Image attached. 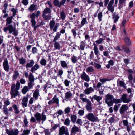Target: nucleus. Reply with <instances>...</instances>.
<instances>
[{
  "label": "nucleus",
  "mask_w": 135,
  "mask_h": 135,
  "mask_svg": "<svg viewBox=\"0 0 135 135\" xmlns=\"http://www.w3.org/2000/svg\"><path fill=\"white\" fill-rule=\"evenodd\" d=\"M13 18V16H9L7 17L6 19V26L7 27H4L3 30L6 33L7 32L8 30L10 33H12L13 32V34L15 36H16L18 35V31L15 28L13 27V25L11 24L12 23Z\"/></svg>",
  "instance_id": "nucleus-1"
},
{
  "label": "nucleus",
  "mask_w": 135,
  "mask_h": 135,
  "mask_svg": "<svg viewBox=\"0 0 135 135\" xmlns=\"http://www.w3.org/2000/svg\"><path fill=\"white\" fill-rule=\"evenodd\" d=\"M20 83L18 81H17L16 85L13 84L12 85L10 94L11 98H15L16 96L19 95L18 90H19Z\"/></svg>",
  "instance_id": "nucleus-2"
},
{
  "label": "nucleus",
  "mask_w": 135,
  "mask_h": 135,
  "mask_svg": "<svg viewBox=\"0 0 135 135\" xmlns=\"http://www.w3.org/2000/svg\"><path fill=\"white\" fill-rule=\"evenodd\" d=\"M13 108L15 111V113L16 114H18L20 113V111L18 109V107L15 104L12 105V107H11L8 109L6 105H4L2 108L3 111L4 113L7 116L8 115L9 111H12Z\"/></svg>",
  "instance_id": "nucleus-3"
},
{
  "label": "nucleus",
  "mask_w": 135,
  "mask_h": 135,
  "mask_svg": "<svg viewBox=\"0 0 135 135\" xmlns=\"http://www.w3.org/2000/svg\"><path fill=\"white\" fill-rule=\"evenodd\" d=\"M105 103L108 107H110L113 105V100L114 97L109 94H107L105 96Z\"/></svg>",
  "instance_id": "nucleus-4"
},
{
  "label": "nucleus",
  "mask_w": 135,
  "mask_h": 135,
  "mask_svg": "<svg viewBox=\"0 0 135 135\" xmlns=\"http://www.w3.org/2000/svg\"><path fill=\"white\" fill-rule=\"evenodd\" d=\"M69 135L68 129L64 126H62L59 128L58 133L59 135Z\"/></svg>",
  "instance_id": "nucleus-5"
},
{
  "label": "nucleus",
  "mask_w": 135,
  "mask_h": 135,
  "mask_svg": "<svg viewBox=\"0 0 135 135\" xmlns=\"http://www.w3.org/2000/svg\"><path fill=\"white\" fill-rule=\"evenodd\" d=\"M87 118L89 120L94 122L98 120V118L93 113H90L86 115Z\"/></svg>",
  "instance_id": "nucleus-6"
},
{
  "label": "nucleus",
  "mask_w": 135,
  "mask_h": 135,
  "mask_svg": "<svg viewBox=\"0 0 135 135\" xmlns=\"http://www.w3.org/2000/svg\"><path fill=\"white\" fill-rule=\"evenodd\" d=\"M6 131L8 135H18L19 131L17 129H6Z\"/></svg>",
  "instance_id": "nucleus-7"
},
{
  "label": "nucleus",
  "mask_w": 135,
  "mask_h": 135,
  "mask_svg": "<svg viewBox=\"0 0 135 135\" xmlns=\"http://www.w3.org/2000/svg\"><path fill=\"white\" fill-rule=\"evenodd\" d=\"M55 24V22L54 20H52L50 23V26L51 30L53 29L54 32H56L57 29L59 26V24L58 23H56L55 26H54Z\"/></svg>",
  "instance_id": "nucleus-8"
},
{
  "label": "nucleus",
  "mask_w": 135,
  "mask_h": 135,
  "mask_svg": "<svg viewBox=\"0 0 135 135\" xmlns=\"http://www.w3.org/2000/svg\"><path fill=\"white\" fill-rule=\"evenodd\" d=\"M3 65L4 70L7 72L9 71L10 67L8 62L7 58H6L4 61Z\"/></svg>",
  "instance_id": "nucleus-9"
},
{
  "label": "nucleus",
  "mask_w": 135,
  "mask_h": 135,
  "mask_svg": "<svg viewBox=\"0 0 135 135\" xmlns=\"http://www.w3.org/2000/svg\"><path fill=\"white\" fill-rule=\"evenodd\" d=\"M29 96L27 95L26 96L24 97L22 99L21 104L23 108L26 107L28 101Z\"/></svg>",
  "instance_id": "nucleus-10"
},
{
  "label": "nucleus",
  "mask_w": 135,
  "mask_h": 135,
  "mask_svg": "<svg viewBox=\"0 0 135 135\" xmlns=\"http://www.w3.org/2000/svg\"><path fill=\"white\" fill-rule=\"evenodd\" d=\"M114 3V0H111L107 6V9L108 11H110L112 13H113L114 10V6H113Z\"/></svg>",
  "instance_id": "nucleus-11"
},
{
  "label": "nucleus",
  "mask_w": 135,
  "mask_h": 135,
  "mask_svg": "<svg viewBox=\"0 0 135 135\" xmlns=\"http://www.w3.org/2000/svg\"><path fill=\"white\" fill-rule=\"evenodd\" d=\"M121 100L124 103H128L131 101V100L127 98V95L126 94H123L121 98Z\"/></svg>",
  "instance_id": "nucleus-12"
},
{
  "label": "nucleus",
  "mask_w": 135,
  "mask_h": 135,
  "mask_svg": "<svg viewBox=\"0 0 135 135\" xmlns=\"http://www.w3.org/2000/svg\"><path fill=\"white\" fill-rule=\"evenodd\" d=\"M81 78L82 79L85 81L89 82L90 81V78L89 76L84 71H83L81 75Z\"/></svg>",
  "instance_id": "nucleus-13"
},
{
  "label": "nucleus",
  "mask_w": 135,
  "mask_h": 135,
  "mask_svg": "<svg viewBox=\"0 0 135 135\" xmlns=\"http://www.w3.org/2000/svg\"><path fill=\"white\" fill-rule=\"evenodd\" d=\"M55 103L57 105H59V99L58 98H57V96L56 95L54 96L51 100L48 102V104L49 105H51Z\"/></svg>",
  "instance_id": "nucleus-14"
},
{
  "label": "nucleus",
  "mask_w": 135,
  "mask_h": 135,
  "mask_svg": "<svg viewBox=\"0 0 135 135\" xmlns=\"http://www.w3.org/2000/svg\"><path fill=\"white\" fill-rule=\"evenodd\" d=\"M34 116L37 122H40L41 120H42V115L39 113L37 112L35 113Z\"/></svg>",
  "instance_id": "nucleus-15"
},
{
  "label": "nucleus",
  "mask_w": 135,
  "mask_h": 135,
  "mask_svg": "<svg viewBox=\"0 0 135 135\" xmlns=\"http://www.w3.org/2000/svg\"><path fill=\"white\" fill-rule=\"evenodd\" d=\"M80 131V128L74 125L71 128V132L72 133H75L78 132Z\"/></svg>",
  "instance_id": "nucleus-16"
},
{
  "label": "nucleus",
  "mask_w": 135,
  "mask_h": 135,
  "mask_svg": "<svg viewBox=\"0 0 135 135\" xmlns=\"http://www.w3.org/2000/svg\"><path fill=\"white\" fill-rule=\"evenodd\" d=\"M128 106L126 105H123L121 107L119 111L120 113L122 114L126 111L128 109Z\"/></svg>",
  "instance_id": "nucleus-17"
},
{
  "label": "nucleus",
  "mask_w": 135,
  "mask_h": 135,
  "mask_svg": "<svg viewBox=\"0 0 135 135\" xmlns=\"http://www.w3.org/2000/svg\"><path fill=\"white\" fill-rule=\"evenodd\" d=\"M86 109L89 112H91L92 109V103L91 102H89L87 103L86 106Z\"/></svg>",
  "instance_id": "nucleus-18"
},
{
  "label": "nucleus",
  "mask_w": 135,
  "mask_h": 135,
  "mask_svg": "<svg viewBox=\"0 0 135 135\" xmlns=\"http://www.w3.org/2000/svg\"><path fill=\"white\" fill-rule=\"evenodd\" d=\"M94 89L92 87H90L85 89L84 92L86 94H89L94 91Z\"/></svg>",
  "instance_id": "nucleus-19"
},
{
  "label": "nucleus",
  "mask_w": 135,
  "mask_h": 135,
  "mask_svg": "<svg viewBox=\"0 0 135 135\" xmlns=\"http://www.w3.org/2000/svg\"><path fill=\"white\" fill-rule=\"evenodd\" d=\"M68 78L71 79L74 76V72L72 69H70L68 71Z\"/></svg>",
  "instance_id": "nucleus-20"
},
{
  "label": "nucleus",
  "mask_w": 135,
  "mask_h": 135,
  "mask_svg": "<svg viewBox=\"0 0 135 135\" xmlns=\"http://www.w3.org/2000/svg\"><path fill=\"white\" fill-rule=\"evenodd\" d=\"M37 6L36 4L31 5L29 7L28 9L31 12L37 9Z\"/></svg>",
  "instance_id": "nucleus-21"
},
{
  "label": "nucleus",
  "mask_w": 135,
  "mask_h": 135,
  "mask_svg": "<svg viewBox=\"0 0 135 135\" xmlns=\"http://www.w3.org/2000/svg\"><path fill=\"white\" fill-rule=\"evenodd\" d=\"M29 62L27 63L26 65V68H31L33 65L34 62L33 60H30L29 61Z\"/></svg>",
  "instance_id": "nucleus-22"
},
{
  "label": "nucleus",
  "mask_w": 135,
  "mask_h": 135,
  "mask_svg": "<svg viewBox=\"0 0 135 135\" xmlns=\"http://www.w3.org/2000/svg\"><path fill=\"white\" fill-rule=\"evenodd\" d=\"M19 75V74L17 70H15L13 73L12 78L13 80H16Z\"/></svg>",
  "instance_id": "nucleus-23"
},
{
  "label": "nucleus",
  "mask_w": 135,
  "mask_h": 135,
  "mask_svg": "<svg viewBox=\"0 0 135 135\" xmlns=\"http://www.w3.org/2000/svg\"><path fill=\"white\" fill-rule=\"evenodd\" d=\"M119 17V16L118 14L116 15L115 13L113 14V18L114 19V21L115 23L116 22Z\"/></svg>",
  "instance_id": "nucleus-24"
},
{
  "label": "nucleus",
  "mask_w": 135,
  "mask_h": 135,
  "mask_svg": "<svg viewBox=\"0 0 135 135\" xmlns=\"http://www.w3.org/2000/svg\"><path fill=\"white\" fill-rule=\"evenodd\" d=\"M72 94L71 93L70 91L66 92L65 94V97L67 99H68L72 97Z\"/></svg>",
  "instance_id": "nucleus-25"
},
{
  "label": "nucleus",
  "mask_w": 135,
  "mask_h": 135,
  "mask_svg": "<svg viewBox=\"0 0 135 135\" xmlns=\"http://www.w3.org/2000/svg\"><path fill=\"white\" fill-rule=\"evenodd\" d=\"M39 95V93L38 91L35 90L34 91L33 94V98L36 100L38 98V97Z\"/></svg>",
  "instance_id": "nucleus-26"
},
{
  "label": "nucleus",
  "mask_w": 135,
  "mask_h": 135,
  "mask_svg": "<svg viewBox=\"0 0 135 135\" xmlns=\"http://www.w3.org/2000/svg\"><path fill=\"white\" fill-rule=\"evenodd\" d=\"M93 98L98 102H99L102 99V97L100 96H98L96 95H94L93 97Z\"/></svg>",
  "instance_id": "nucleus-27"
},
{
  "label": "nucleus",
  "mask_w": 135,
  "mask_h": 135,
  "mask_svg": "<svg viewBox=\"0 0 135 135\" xmlns=\"http://www.w3.org/2000/svg\"><path fill=\"white\" fill-rule=\"evenodd\" d=\"M122 49L124 50V51L127 53H129L130 52V50L128 47H125L124 46H123L122 47Z\"/></svg>",
  "instance_id": "nucleus-28"
},
{
  "label": "nucleus",
  "mask_w": 135,
  "mask_h": 135,
  "mask_svg": "<svg viewBox=\"0 0 135 135\" xmlns=\"http://www.w3.org/2000/svg\"><path fill=\"white\" fill-rule=\"evenodd\" d=\"M19 63L20 64L23 65L25 64L26 62V60L23 57H22L19 59Z\"/></svg>",
  "instance_id": "nucleus-29"
},
{
  "label": "nucleus",
  "mask_w": 135,
  "mask_h": 135,
  "mask_svg": "<svg viewBox=\"0 0 135 135\" xmlns=\"http://www.w3.org/2000/svg\"><path fill=\"white\" fill-rule=\"evenodd\" d=\"M61 66L64 68H66L68 65L66 62L64 61H60Z\"/></svg>",
  "instance_id": "nucleus-30"
},
{
  "label": "nucleus",
  "mask_w": 135,
  "mask_h": 135,
  "mask_svg": "<svg viewBox=\"0 0 135 135\" xmlns=\"http://www.w3.org/2000/svg\"><path fill=\"white\" fill-rule=\"evenodd\" d=\"M39 68V66L37 64L35 65L34 66L32 67L31 70V71L33 73L34 71L37 70Z\"/></svg>",
  "instance_id": "nucleus-31"
},
{
  "label": "nucleus",
  "mask_w": 135,
  "mask_h": 135,
  "mask_svg": "<svg viewBox=\"0 0 135 135\" xmlns=\"http://www.w3.org/2000/svg\"><path fill=\"white\" fill-rule=\"evenodd\" d=\"M70 117L72 122L74 123H75L77 119V116L75 115H71Z\"/></svg>",
  "instance_id": "nucleus-32"
},
{
  "label": "nucleus",
  "mask_w": 135,
  "mask_h": 135,
  "mask_svg": "<svg viewBox=\"0 0 135 135\" xmlns=\"http://www.w3.org/2000/svg\"><path fill=\"white\" fill-rule=\"evenodd\" d=\"M124 40L127 46H130L131 44V42L129 38L128 37H126L125 38Z\"/></svg>",
  "instance_id": "nucleus-33"
},
{
  "label": "nucleus",
  "mask_w": 135,
  "mask_h": 135,
  "mask_svg": "<svg viewBox=\"0 0 135 135\" xmlns=\"http://www.w3.org/2000/svg\"><path fill=\"white\" fill-rule=\"evenodd\" d=\"M29 79L30 81L34 82V78L32 74L31 73H30L29 76Z\"/></svg>",
  "instance_id": "nucleus-34"
},
{
  "label": "nucleus",
  "mask_w": 135,
  "mask_h": 135,
  "mask_svg": "<svg viewBox=\"0 0 135 135\" xmlns=\"http://www.w3.org/2000/svg\"><path fill=\"white\" fill-rule=\"evenodd\" d=\"M28 88L27 86H24L22 89V92L23 94H25L28 91Z\"/></svg>",
  "instance_id": "nucleus-35"
},
{
  "label": "nucleus",
  "mask_w": 135,
  "mask_h": 135,
  "mask_svg": "<svg viewBox=\"0 0 135 135\" xmlns=\"http://www.w3.org/2000/svg\"><path fill=\"white\" fill-rule=\"evenodd\" d=\"M122 102V100L120 99H114V98L113 100V103H120Z\"/></svg>",
  "instance_id": "nucleus-36"
},
{
  "label": "nucleus",
  "mask_w": 135,
  "mask_h": 135,
  "mask_svg": "<svg viewBox=\"0 0 135 135\" xmlns=\"http://www.w3.org/2000/svg\"><path fill=\"white\" fill-rule=\"evenodd\" d=\"M4 103L6 106H7L10 104V102L8 98L6 99V100H4Z\"/></svg>",
  "instance_id": "nucleus-37"
},
{
  "label": "nucleus",
  "mask_w": 135,
  "mask_h": 135,
  "mask_svg": "<svg viewBox=\"0 0 135 135\" xmlns=\"http://www.w3.org/2000/svg\"><path fill=\"white\" fill-rule=\"evenodd\" d=\"M94 69L92 66H90L87 68L86 69V72H93Z\"/></svg>",
  "instance_id": "nucleus-38"
},
{
  "label": "nucleus",
  "mask_w": 135,
  "mask_h": 135,
  "mask_svg": "<svg viewBox=\"0 0 135 135\" xmlns=\"http://www.w3.org/2000/svg\"><path fill=\"white\" fill-rule=\"evenodd\" d=\"M64 111L65 114H68L71 112L70 108L69 107H68L65 109Z\"/></svg>",
  "instance_id": "nucleus-39"
},
{
  "label": "nucleus",
  "mask_w": 135,
  "mask_h": 135,
  "mask_svg": "<svg viewBox=\"0 0 135 135\" xmlns=\"http://www.w3.org/2000/svg\"><path fill=\"white\" fill-rule=\"evenodd\" d=\"M51 12V9L50 8H47L44 10V14L49 13Z\"/></svg>",
  "instance_id": "nucleus-40"
},
{
  "label": "nucleus",
  "mask_w": 135,
  "mask_h": 135,
  "mask_svg": "<svg viewBox=\"0 0 135 135\" xmlns=\"http://www.w3.org/2000/svg\"><path fill=\"white\" fill-rule=\"evenodd\" d=\"M23 126L24 127H27V126L28 122L27 121V119L26 117H25L24 118V120H23Z\"/></svg>",
  "instance_id": "nucleus-41"
},
{
  "label": "nucleus",
  "mask_w": 135,
  "mask_h": 135,
  "mask_svg": "<svg viewBox=\"0 0 135 135\" xmlns=\"http://www.w3.org/2000/svg\"><path fill=\"white\" fill-rule=\"evenodd\" d=\"M99 81L102 84H103L106 81H110V80L108 78H103L100 79Z\"/></svg>",
  "instance_id": "nucleus-42"
},
{
  "label": "nucleus",
  "mask_w": 135,
  "mask_h": 135,
  "mask_svg": "<svg viewBox=\"0 0 135 135\" xmlns=\"http://www.w3.org/2000/svg\"><path fill=\"white\" fill-rule=\"evenodd\" d=\"M119 84L121 86L123 87L124 88H126V86L125 84L122 81H120L119 82Z\"/></svg>",
  "instance_id": "nucleus-43"
},
{
  "label": "nucleus",
  "mask_w": 135,
  "mask_h": 135,
  "mask_svg": "<svg viewBox=\"0 0 135 135\" xmlns=\"http://www.w3.org/2000/svg\"><path fill=\"white\" fill-rule=\"evenodd\" d=\"M64 124L66 126H69L70 123V120L68 118L65 119L64 122Z\"/></svg>",
  "instance_id": "nucleus-44"
},
{
  "label": "nucleus",
  "mask_w": 135,
  "mask_h": 135,
  "mask_svg": "<svg viewBox=\"0 0 135 135\" xmlns=\"http://www.w3.org/2000/svg\"><path fill=\"white\" fill-rule=\"evenodd\" d=\"M36 100L34 98L31 97L29 101V104H33L34 101Z\"/></svg>",
  "instance_id": "nucleus-45"
},
{
  "label": "nucleus",
  "mask_w": 135,
  "mask_h": 135,
  "mask_svg": "<svg viewBox=\"0 0 135 135\" xmlns=\"http://www.w3.org/2000/svg\"><path fill=\"white\" fill-rule=\"evenodd\" d=\"M80 99L83 102H85L87 103H89V102H90L88 99H87L83 97H80Z\"/></svg>",
  "instance_id": "nucleus-46"
},
{
  "label": "nucleus",
  "mask_w": 135,
  "mask_h": 135,
  "mask_svg": "<svg viewBox=\"0 0 135 135\" xmlns=\"http://www.w3.org/2000/svg\"><path fill=\"white\" fill-rule=\"evenodd\" d=\"M43 17L44 19L47 20L50 19L51 17V16L50 15H43Z\"/></svg>",
  "instance_id": "nucleus-47"
},
{
  "label": "nucleus",
  "mask_w": 135,
  "mask_h": 135,
  "mask_svg": "<svg viewBox=\"0 0 135 135\" xmlns=\"http://www.w3.org/2000/svg\"><path fill=\"white\" fill-rule=\"evenodd\" d=\"M60 35V33L59 32L57 33L53 41H56V40L58 39L59 38Z\"/></svg>",
  "instance_id": "nucleus-48"
},
{
  "label": "nucleus",
  "mask_w": 135,
  "mask_h": 135,
  "mask_svg": "<svg viewBox=\"0 0 135 135\" xmlns=\"http://www.w3.org/2000/svg\"><path fill=\"white\" fill-rule=\"evenodd\" d=\"M34 82H31L30 81L28 83V86L30 89L32 88L33 85H34V84L33 83Z\"/></svg>",
  "instance_id": "nucleus-49"
},
{
  "label": "nucleus",
  "mask_w": 135,
  "mask_h": 135,
  "mask_svg": "<svg viewBox=\"0 0 135 135\" xmlns=\"http://www.w3.org/2000/svg\"><path fill=\"white\" fill-rule=\"evenodd\" d=\"M17 10L16 9H15L14 8H12L11 9V11L13 12L12 14L13 17H15V15H16V12H17Z\"/></svg>",
  "instance_id": "nucleus-50"
},
{
  "label": "nucleus",
  "mask_w": 135,
  "mask_h": 135,
  "mask_svg": "<svg viewBox=\"0 0 135 135\" xmlns=\"http://www.w3.org/2000/svg\"><path fill=\"white\" fill-rule=\"evenodd\" d=\"M86 23H87L86 19V18H84L82 20L81 22V24L82 26L85 24Z\"/></svg>",
  "instance_id": "nucleus-51"
},
{
  "label": "nucleus",
  "mask_w": 135,
  "mask_h": 135,
  "mask_svg": "<svg viewBox=\"0 0 135 135\" xmlns=\"http://www.w3.org/2000/svg\"><path fill=\"white\" fill-rule=\"evenodd\" d=\"M60 16L61 18L63 20L65 19V14L63 11H62L60 13Z\"/></svg>",
  "instance_id": "nucleus-52"
},
{
  "label": "nucleus",
  "mask_w": 135,
  "mask_h": 135,
  "mask_svg": "<svg viewBox=\"0 0 135 135\" xmlns=\"http://www.w3.org/2000/svg\"><path fill=\"white\" fill-rule=\"evenodd\" d=\"M93 50L95 54L97 56L99 53V51L97 47L94 48Z\"/></svg>",
  "instance_id": "nucleus-53"
},
{
  "label": "nucleus",
  "mask_w": 135,
  "mask_h": 135,
  "mask_svg": "<svg viewBox=\"0 0 135 135\" xmlns=\"http://www.w3.org/2000/svg\"><path fill=\"white\" fill-rule=\"evenodd\" d=\"M55 42L54 47L56 49H59V48L60 46L59 44L57 42Z\"/></svg>",
  "instance_id": "nucleus-54"
},
{
  "label": "nucleus",
  "mask_w": 135,
  "mask_h": 135,
  "mask_svg": "<svg viewBox=\"0 0 135 135\" xmlns=\"http://www.w3.org/2000/svg\"><path fill=\"white\" fill-rule=\"evenodd\" d=\"M102 12H100V13H98V17L99 20V21H100L102 20Z\"/></svg>",
  "instance_id": "nucleus-55"
},
{
  "label": "nucleus",
  "mask_w": 135,
  "mask_h": 135,
  "mask_svg": "<svg viewBox=\"0 0 135 135\" xmlns=\"http://www.w3.org/2000/svg\"><path fill=\"white\" fill-rule=\"evenodd\" d=\"M71 60L72 62L73 63H75L77 61L76 57L75 56H73L71 58Z\"/></svg>",
  "instance_id": "nucleus-56"
},
{
  "label": "nucleus",
  "mask_w": 135,
  "mask_h": 135,
  "mask_svg": "<svg viewBox=\"0 0 135 135\" xmlns=\"http://www.w3.org/2000/svg\"><path fill=\"white\" fill-rule=\"evenodd\" d=\"M104 39L102 38H100L95 41V42L98 44H101Z\"/></svg>",
  "instance_id": "nucleus-57"
},
{
  "label": "nucleus",
  "mask_w": 135,
  "mask_h": 135,
  "mask_svg": "<svg viewBox=\"0 0 135 135\" xmlns=\"http://www.w3.org/2000/svg\"><path fill=\"white\" fill-rule=\"evenodd\" d=\"M30 132V130L27 129L24 130L23 131V133L25 135H28Z\"/></svg>",
  "instance_id": "nucleus-58"
},
{
  "label": "nucleus",
  "mask_w": 135,
  "mask_h": 135,
  "mask_svg": "<svg viewBox=\"0 0 135 135\" xmlns=\"http://www.w3.org/2000/svg\"><path fill=\"white\" fill-rule=\"evenodd\" d=\"M76 123L79 125H81L82 123V120L81 119L78 118L77 119L76 121Z\"/></svg>",
  "instance_id": "nucleus-59"
},
{
  "label": "nucleus",
  "mask_w": 135,
  "mask_h": 135,
  "mask_svg": "<svg viewBox=\"0 0 135 135\" xmlns=\"http://www.w3.org/2000/svg\"><path fill=\"white\" fill-rule=\"evenodd\" d=\"M22 3L24 5L26 6L27 5L28 3V0H23L22 1Z\"/></svg>",
  "instance_id": "nucleus-60"
},
{
  "label": "nucleus",
  "mask_w": 135,
  "mask_h": 135,
  "mask_svg": "<svg viewBox=\"0 0 135 135\" xmlns=\"http://www.w3.org/2000/svg\"><path fill=\"white\" fill-rule=\"evenodd\" d=\"M70 83V82L68 80L66 79L64 81V83L66 86H68L69 85V84Z\"/></svg>",
  "instance_id": "nucleus-61"
},
{
  "label": "nucleus",
  "mask_w": 135,
  "mask_h": 135,
  "mask_svg": "<svg viewBox=\"0 0 135 135\" xmlns=\"http://www.w3.org/2000/svg\"><path fill=\"white\" fill-rule=\"evenodd\" d=\"M72 32L73 35L74 36V38H75L77 35V33L76 30L74 29H72Z\"/></svg>",
  "instance_id": "nucleus-62"
},
{
  "label": "nucleus",
  "mask_w": 135,
  "mask_h": 135,
  "mask_svg": "<svg viewBox=\"0 0 135 135\" xmlns=\"http://www.w3.org/2000/svg\"><path fill=\"white\" fill-rule=\"evenodd\" d=\"M78 114L82 116L84 114V111L83 110H79L78 112Z\"/></svg>",
  "instance_id": "nucleus-63"
},
{
  "label": "nucleus",
  "mask_w": 135,
  "mask_h": 135,
  "mask_svg": "<svg viewBox=\"0 0 135 135\" xmlns=\"http://www.w3.org/2000/svg\"><path fill=\"white\" fill-rule=\"evenodd\" d=\"M44 132L45 135H50V133L48 129L45 130Z\"/></svg>",
  "instance_id": "nucleus-64"
}]
</instances>
